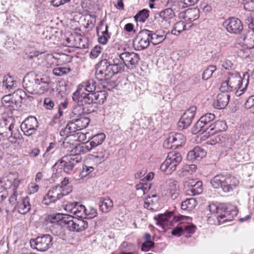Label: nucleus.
Segmentation results:
<instances>
[{
    "label": "nucleus",
    "mask_w": 254,
    "mask_h": 254,
    "mask_svg": "<svg viewBox=\"0 0 254 254\" xmlns=\"http://www.w3.org/2000/svg\"><path fill=\"white\" fill-rule=\"evenodd\" d=\"M223 25L228 32L232 34H241L244 30L241 21L235 17L227 19L223 22Z\"/></svg>",
    "instance_id": "nucleus-11"
},
{
    "label": "nucleus",
    "mask_w": 254,
    "mask_h": 254,
    "mask_svg": "<svg viewBox=\"0 0 254 254\" xmlns=\"http://www.w3.org/2000/svg\"><path fill=\"white\" fill-rule=\"evenodd\" d=\"M72 100L75 102V103L77 104V105L73 108L72 110V114L75 117H80L82 116V114L83 113L85 112L87 113L84 111L85 109L83 106L85 105H88V104H82L80 105L79 104L77 101L74 100L73 98Z\"/></svg>",
    "instance_id": "nucleus-35"
},
{
    "label": "nucleus",
    "mask_w": 254,
    "mask_h": 254,
    "mask_svg": "<svg viewBox=\"0 0 254 254\" xmlns=\"http://www.w3.org/2000/svg\"><path fill=\"white\" fill-rule=\"evenodd\" d=\"M108 26L107 24L105 26V30L102 32V35L99 36L98 41V42L103 45L106 44L108 39L110 38L111 33L108 32Z\"/></svg>",
    "instance_id": "nucleus-41"
},
{
    "label": "nucleus",
    "mask_w": 254,
    "mask_h": 254,
    "mask_svg": "<svg viewBox=\"0 0 254 254\" xmlns=\"http://www.w3.org/2000/svg\"><path fill=\"white\" fill-rule=\"evenodd\" d=\"M79 130L86 127L90 123V119L88 117L81 116L75 119Z\"/></svg>",
    "instance_id": "nucleus-39"
},
{
    "label": "nucleus",
    "mask_w": 254,
    "mask_h": 254,
    "mask_svg": "<svg viewBox=\"0 0 254 254\" xmlns=\"http://www.w3.org/2000/svg\"><path fill=\"white\" fill-rule=\"evenodd\" d=\"M151 188V184L147 183H139L136 186L137 190H141L144 194L146 193Z\"/></svg>",
    "instance_id": "nucleus-50"
},
{
    "label": "nucleus",
    "mask_w": 254,
    "mask_h": 254,
    "mask_svg": "<svg viewBox=\"0 0 254 254\" xmlns=\"http://www.w3.org/2000/svg\"><path fill=\"white\" fill-rule=\"evenodd\" d=\"M240 39L250 48L254 47V30L244 29L241 34Z\"/></svg>",
    "instance_id": "nucleus-21"
},
{
    "label": "nucleus",
    "mask_w": 254,
    "mask_h": 254,
    "mask_svg": "<svg viewBox=\"0 0 254 254\" xmlns=\"http://www.w3.org/2000/svg\"><path fill=\"white\" fill-rule=\"evenodd\" d=\"M195 183H197L196 181L188 179L184 182V187L186 189L188 188L187 190H189L190 188L195 185Z\"/></svg>",
    "instance_id": "nucleus-60"
},
{
    "label": "nucleus",
    "mask_w": 254,
    "mask_h": 254,
    "mask_svg": "<svg viewBox=\"0 0 254 254\" xmlns=\"http://www.w3.org/2000/svg\"><path fill=\"white\" fill-rule=\"evenodd\" d=\"M95 76L99 81L106 80L111 78L116 74L111 67L110 62L104 59L96 65Z\"/></svg>",
    "instance_id": "nucleus-6"
},
{
    "label": "nucleus",
    "mask_w": 254,
    "mask_h": 254,
    "mask_svg": "<svg viewBox=\"0 0 254 254\" xmlns=\"http://www.w3.org/2000/svg\"><path fill=\"white\" fill-rule=\"evenodd\" d=\"M44 104L45 107L49 110L53 109L54 106V103L53 101L50 98H45L44 101Z\"/></svg>",
    "instance_id": "nucleus-61"
},
{
    "label": "nucleus",
    "mask_w": 254,
    "mask_h": 254,
    "mask_svg": "<svg viewBox=\"0 0 254 254\" xmlns=\"http://www.w3.org/2000/svg\"><path fill=\"white\" fill-rule=\"evenodd\" d=\"M230 97V96L228 94V92L221 91L217 95L213 103V106L218 109L225 108L229 103Z\"/></svg>",
    "instance_id": "nucleus-17"
},
{
    "label": "nucleus",
    "mask_w": 254,
    "mask_h": 254,
    "mask_svg": "<svg viewBox=\"0 0 254 254\" xmlns=\"http://www.w3.org/2000/svg\"><path fill=\"white\" fill-rule=\"evenodd\" d=\"M151 32L150 41L153 45L159 44L166 38V33L164 31H157L155 32L151 31Z\"/></svg>",
    "instance_id": "nucleus-24"
},
{
    "label": "nucleus",
    "mask_w": 254,
    "mask_h": 254,
    "mask_svg": "<svg viewBox=\"0 0 254 254\" xmlns=\"http://www.w3.org/2000/svg\"><path fill=\"white\" fill-rule=\"evenodd\" d=\"M108 62H110V64L116 74L124 71L125 64L120 54L114 58L112 57Z\"/></svg>",
    "instance_id": "nucleus-18"
},
{
    "label": "nucleus",
    "mask_w": 254,
    "mask_h": 254,
    "mask_svg": "<svg viewBox=\"0 0 254 254\" xmlns=\"http://www.w3.org/2000/svg\"><path fill=\"white\" fill-rule=\"evenodd\" d=\"M73 214L80 218H86L87 209L83 205L77 202V205L73 209Z\"/></svg>",
    "instance_id": "nucleus-30"
},
{
    "label": "nucleus",
    "mask_w": 254,
    "mask_h": 254,
    "mask_svg": "<svg viewBox=\"0 0 254 254\" xmlns=\"http://www.w3.org/2000/svg\"><path fill=\"white\" fill-rule=\"evenodd\" d=\"M186 25L184 22L180 21L176 23L171 33L173 35H178L185 30Z\"/></svg>",
    "instance_id": "nucleus-40"
},
{
    "label": "nucleus",
    "mask_w": 254,
    "mask_h": 254,
    "mask_svg": "<svg viewBox=\"0 0 254 254\" xmlns=\"http://www.w3.org/2000/svg\"><path fill=\"white\" fill-rule=\"evenodd\" d=\"M210 183L214 188H221L224 192H228L237 185L238 181L230 176L219 174L211 180Z\"/></svg>",
    "instance_id": "nucleus-4"
},
{
    "label": "nucleus",
    "mask_w": 254,
    "mask_h": 254,
    "mask_svg": "<svg viewBox=\"0 0 254 254\" xmlns=\"http://www.w3.org/2000/svg\"><path fill=\"white\" fill-rule=\"evenodd\" d=\"M61 187L56 186L49 190L47 194L44 197L43 203L47 205L52 202H55L57 200L60 199L65 195L64 192L60 191Z\"/></svg>",
    "instance_id": "nucleus-15"
},
{
    "label": "nucleus",
    "mask_w": 254,
    "mask_h": 254,
    "mask_svg": "<svg viewBox=\"0 0 254 254\" xmlns=\"http://www.w3.org/2000/svg\"><path fill=\"white\" fill-rule=\"evenodd\" d=\"M14 82L11 77H6L2 82L3 86H5L7 89H11L13 86Z\"/></svg>",
    "instance_id": "nucleus-52"
},
{
    "label": "nucleus",
    "mask_w": 254,
    "mask_h": 254,
    "mask_svg": "<svg viewBox=\"0 0 254 254\" xmlns=\"http://www.w3.org/2000/svg\"><path fill=\"white\" fill-rule=\"evenodd\" d=\"M66 126L67 127V129H69L72 133L75 132L77 130H80L75 119H73L69 121Z\"/></svg>",
    "instance_id": "nucleus-46"
},
{
    "label": "nucleus",
    "mask_w": 254,
    "mask_h": 254,
    "mask_svg": "<svg viewBox=\"0 0 254 254\" xmlns=\"http://www.w3.org/2000/svg\"><path fill=\"white\" fill-rule=\"evenodd\" d=\"M74 217L67 214H57L55 215H51L49 217V219L51 220L52 223L58 222L61 221L63 223L65 224L68 227V222L71 221Z\"/></svg>",
    "instance_id": "nucleus-26"
},
{
    "label": "nucleus",
    "mask_w": 254,
    "mask_h": 254,
    "mask_svg": "<svg viewBox=\"0 0 254 254\" xmlns=\"http://www.w3.org/2000/svg\"><path fill=\"white\" fill-rule=\"evenodd\" d=\"M149 17V10L143 9L140 10L134 17L136 21L144 22Z\"/></svg>",
    "instance_id": "nucleus-38"
},
{
    "label": "nucleus",
    "mask_w": 254,
    "mask_h": 254,
    "mask_svg": "<svg viewBox=\"0 0 254 254\" xmlns=\"http://www.w3.org/2000/svg\"><path fill=\"white\" fill-rule=\"evenodd\" d=\"M246 79V85L249 82V75L247 73L244 74L243 79H242L241 76L238 73H231L229 75L227 80L223 82L220 88L221 91L230 92L235 90H237L236 94L240 95L241 93H239L238 90L240 89V91L243 90L241 89L242 82L245 78Z\"/></svg>",
    "instance_id": "nucleus-3"
},
{
    "label": "nucleus",
    "mask_w": 254,
    "mask_h": 254,
    "mask_svg": "<svg viewBox=\"0 0 254 254\" xmlns=\"http://www.w3.org/2000/svg\"><path fill=\"white\" fill-rule=\"evenodd\" d=\"M94 170V168L91 166H87L86 165L83 166L82 170L80 173L82 177H85L89 174Z\"/></svg>",
    "instance_id": "nucleus-56"
},
{
    "label": "nucleus",
    "mask_w": 254,
    "mask_h": 254,
    "mask_svg": "<svg viewBox=\"0 0 254 254\" xmlns=\"http://www.w3.org/2000/svg\"><path fill=\"white\" fill-rule=\"evenodd\" d=\"M223 205L217 206L215 204L212 203L208 206V208L211 213L216 214L217 217V215H219L221 210H222V207Z\"/></svg>",
    "instance_id": "nucleus-47"
},
{
    "label": "nucleus",
    "mask_w": 254,
    "mask_h": 254,
    "mask_svg": "<svg viewBox=\"0 0 254 254\" xmlns=\"http://www.w3.org/2000/svg\"><path fill=\"white\" fill-rule=\"evenodd\" d=\"M227 128L226 124L223 121H217L211 124L206 128L209 134L213 135L217 132L224 131Z\"/></svg>",
    "instance_id": "nucleus-20"
},
{
    "label": "nucleus",
    "mask_w": 254,
    "mask_h": 254,
    "mask_svg": "<svg viewBox=\"0 0 254 254\" xmlns=\"http://www.w3.org/2000/svg\"><path fill=\"white\" fill-rule=\"evenodd\" d=\"M95 147L93 146V144L91 143V141H87V142L83 144L82 145H78L76 146L74 148L75 149V153H79L82 152L83 153H86L90 151L93 148Z\"/></svg>",
    "instance_id": "nucleus-31"
},
{
    "label": "nucleus",
    "mask_w": 254,
    "mask_h": 254,
    "mask_svg": "<svg viewBox=\"0 0 254 254\" xmlns=\"http://www.w3.org/2000/svg\"><path fill=\"white\" fill-rule=\"evenodd\" d=\"M236 207L234 206L232 207V208L226 207L224 205H223L222 207V209L220 211V213H222L226 215H231L232 211H237L236 210Z\"/></svg>",
    "instance_id": "nucleus-59"
},
{
    "label": "nucleus",
    "mask_w": 254,
    "mask_h": 254,
    "mask_svg": "<svg viewBox=\"0 0 254 254\" xmlns=\"http://www.w3.org/2000/svg\"><path fill=\"white\" fill-rule=\"evenodd\" d=\"M196 205V201L193 198H188L181 203V208L183 210H190Z\"/></svg>",
    "instance_id": "nucleus-36"
},
{
    "label": "nucleus",
    "mask_w": 254,
    "mask_h": 254,
    "mask_svg": "<svg viewBox=\"0 0 254 254\" xmlns=\"http://www.w3.org/2000/svg\"><path fill=\"white\" fill-rule=\"evenodd\" d=\"M101 48L99 46H96L90 52V56L91 58L95 59L98 57L101 53Z\"/></svg>",
    "instance_id": "nucleus-54"
},
{
    "label": "nucleus",
    "mask_w": 254,
    "mask_h": 254,
    "mask_svg": "<svg viewBox=\"0 0 254 254\" xmlns=\"http://www.w3.org/2000/svg\"><path fill=\"white\" fill-rule=\"evenodd\" d=\"M72 98L80 105L93 103L102 104L106 100L107 93L105 91H99L94 93H83L79 90L73 93Z\"/></svg>",
    "instance_id": "nucleus-2"
},
{
    "label": "nucleus",
    "mask_w": 254,
    "mask_h": 254,
    "mask_svg": "<svg viewBox=\"0 0 254 254\" xmlns=\"http://www.w3.org/2000/svg\"><path fill=\"white\" fill-rule=\"evenodd\" d=\"M51 82L46 76H41L34 72H30L25 75L23 81V88L29 93L42 94L47 92Z\"/></svg>",
    "instance_id": "nucleus-1"
},
{
    "label": "nucleus",
    "mask_w": 254,
    "mask_h": 254,
    "mask_svg": "<svg viewBox=\"0 0 254 254\" xmlns=\"http://www.w3.org/2000/svg\"><path fill=\"white\" fill-rule=\"evenodd\" d=\"M83 218H77V232H80L84 230L88 227V223L86 221L83 220Z\"/></svg>",
    "instance_id": "nucleus-48"
},
{
    "label": "nucleus",
    "mask_w": 254,
    "mask_h": 254,
    "mask_svg": "<svg viewBox=\"0 0 254 254\" xmlns=\"http://www.w3.org/2000/svg\"><path fill=\"white\" fill-rule=\"evenodd\" d=\"M188 191H190L191 193L188 192L189 195H195L201 193L202 191V183L201 181H197L195 185L190 188L189 190H187Z\"/></svg>",
    "instance_id": "nucleus-37"
},
{
    "label": "nucleus",
    "mask_w": 254,
    "mask_h": 254,
    "mask_svg": "<svg viewBox=\"0 0 254 254\" xmlns=\"http://www.w3.org/2000/svg\"><path fill=\"white\" fill-rule=\"evenodd\" d=\"M96 86V82L94 79H90L79 85L75 92L79 90L83 93H94Z\"/></svg>",
    "instance_id": "nucleus-19"
},
{
    "label": "nucleus",
    "mask_w": 254,
    "mask_h": 254,
    "mask_svg": "<svg viewBox=\"0 0 254 254\" xmlns=\"http://www.w3.org/2000/svg\"><path fill=\"white\" fill-rule=\"evenodd\" d=\"M216 67L215 65L209 66L203 71L202 76V78L204 80H207L212 76V73L216 70Z\"/></svg>",
    "instance_id": "nucleus-45"
},
{
    "label": "nucleus",
    "mask_w": 254,
    "mask_h": 254,
    "mask_svg": "<svg viewBox=\"0 0 254 254\" xmlns=\"http://www.w3.org/2000/svg\"><path fill=\"white\" fill-rule=\"evenodd\" d=\"M238 211H232V214L226 215L222 213H220L219 215H217V218L219 224H221L225 222L232 221L235 216L237 215Z\"/></svg>",
    "instance_id": "nucleus-34"
},
{
    "label": "nucleus",
    "mask_w": 254,
    "mask_h": 254,
    "mask_svg": "<svg viewBox=\"0 0 254 254\" xmlns=\"http://www.w3.org/2000/svg\"><path fill=\"white\" fill-rule=\"evenodd\" d=\"M53 238L49 234L38 236L30 241L31 247L38 251L45 252L48 250L53 245Z\"/></svg>",
    "instance_id": "nucleus-8"
},
{
    "label": "nucleus",
    "mask_w": 254,
    "mask_h": 254,
    "mask_svg": "<svg viewBox=\"0 0 254 254\" xmlns=\"http://www.w3.org/2000/svg\"><path fill=\"white\" fill-rule=\"evenodd\" d=\"M120 56L125 64V66L129 69L136 67L139 60L138 55L134 52H124Z\"/></svg>",
    "instance_id": "nucleus-16"
},
{
    "label": "nucleus",
    "mask_w": 254,
    "mask_h": 254,
    "mask_svg": "<svg viewBox=\"0 0 254 254\" xmlns=\"http://www.w3.org/2000/svg\"><path fill=\"white\" fill-rule=\"evenodd\" d=\"M77 223V218L74 217V219L71 221L68 222V228L70 231H76L77 228L78 227Z\"/></svg>",
    "instance_id": "nucleus-57"
},
{
    "label": "nucleus",
    "mask_w": 254,
    "mask_h": 254,
    "mask_svg": "<svg viewBox=\"0 0 254 254\" xmlns=\"http://www.w3.org/2000/svg\"><path fill=\"white\" fill-rule=\"evenodd\" d=\"M205 126L206 125L203 124V123L201 122V120L199 119L192 129L193 133L196 134L201 131H207L206 128L207 127H205Z\"/></svg>",
    "instance_id": "nucleus-44"
},
{
    "label": "nucleus",
    "mask_w": 254,
    "mask_h": 254,
    "mask_svg": "<svg viewBox=\"0 0 254 254\" xmlns=\"http://www.w3.org/2000/svg\"><path fill=\"white\" fill-rule=\"evenodd\" d=\"M64 102H61L59 105V113L60 115V116H62L63 115V112L61 111L62 109H65L67 107L68 101H67V98L66 97H64Z\"/></svg>",
    "instance_id": "nucleus-63"
},
{
    "label": "nucleus",
    "mask_w": 254,
    "mask_h": 254,
    "mask_svg": "<svg viewBox=\"0 0 254 254\" xmlns=\"http://www.w3.org/2000/svg\"><path fill=\"white\" fill-rule=\"evenodd\" d=\"M184 232V228L182 226H177L175 228H174L171 234L175 236L180 237L182 235V233Z\"/></svg>",
    "instance_id": "nucleus-58"
},
{
    "label": "nucleus",
    "mask_w": 254,
    "mask_h": 254,
    "mask_svg": "<svg viewBox=\"0 0 254 254\" xmlns=\"http://www.w3.org/2000/svg\"><path fill=\"white\" fill-rule=\"evenodd\" d=\"M186 142L185 136L180 133L171 132L165 140L163 146L167 149H176L181 146Z\"/></svg>",
    "instance_id": "nucleus-10"
},
{
    "label": "nucleus",
    "mask_w": 254,
    "mask_h": 254,
    "mask_svg": "<svg viewBox=\"0 0 254 254\" xmlns=\"http://www.w3.org/2000/svg\"><path fill=\"white\" fill-rule=\"evenodd\" d=\"M172 211H168L164 214H159L154 219L156 220L157 225L162 226L163 223L168 221L169 219L173 215Z\"/></svg>",
    "instance_id": "nucleus-32"
},
{
    "label": "nucleus",
    "mask_w": 254,
    "mask_h": 254,
    "mask_svg": "<svg viewBox=\"0 0 254 254\" xmlns=\"http://www.w3.org/2000/svg\"><path fill=\"white\" fill-rule=\"evenodd\" d=\"M150 30H141L136 35L133 41V46L137 51H141L147 48L151 43L150 41Z\"/></svg>",
    "instance_id": "nucleus-9"
},
{
    "label": "nucleus",
    "mask_w": 254,
    "mask_h": 254,
    "mask_svg": "<svg viewBox=\"0 0 254 254\" xmlns=\"http://www.w3.org/2000/svg\"><path fill=\"white\" fill-rule=\"evenodd\" d=\"M108 157V154L107 153L105 152V151L103 153L102 152H101L99 153L97 155H94V157L96 159H99V161L100 163H101L102 162L105 160Z\"/></svg>",
    "instance_id": "nucleus-64"
},
{
    "label": "nucleus",
    "mask_w": 254,
    "mask_h": 254,
    "mask_svg": "<svg viewBox=\"0 0 254 254\" xmlns=\"http://www.w3.org/2000/svg\"><path fill=\"white\" fill-rule=\"evenodd\" d=\"M182 156L180 153L170 152L168 153L166 160L160 166L162 171L171 173L176 169L177 166L182 161Z\"/></svg>",
    "instance_id": "nucleus-7"
},
{
    "label": "nucleus",
    "mask_w": 254,
    "mask_h": 254,
    "mask_svg": "<svg viewBox=\"0 0 254 254\" xmlns=\"http://www.w3.org/2000/svg\"><path fill=\"white\" fill-rule=\"evenodd\" d=\"M154 243L153 241H144L141 247V250L144 252L149 251L154 247Z\"/></svg>",
    "instance_id": "nucleus-53"
},
{
    "label": "nucleus",
    "mask_w": 254,
    "mask_h": 254,
    "mask_svg": "<svg viewBox=\"0 0 254 254\" xmlns=\"http://www.w3.org/2000/svg\"><path fill=\"white\" fill-rule=\"evenodd\" d=\"M21 99V96H15L11 95H7L3 97L2 103L5 108L10 107L13 109L17 108L20 102L19 100H16V97Z\"/></svg>",
    "instance_id": "nucleus-22"
},
{
    "label": "nucleus",
    "mask_w": 254,
    "mask_h": 254,
    "mask_svg": "<svg viewBox=\"0 0 254 254\" xmlns=\"http://www.w3.org/2000/svg\"><path fill=\"white\" fill-rule=\"evenodd\" d=\"M82 157L78 153L65 155L58 161L53 167V169H61L67 174L70 173L74 166L81 161Z\"/></svg>",
    "instance_id": "nucleus-5"
},
{
    "label": "nucleus",
    "mask_w": 254,
    "mask_h": 254,
    "mask_svg": "<svg viewBox=\"0 0 254 254\" xmlns=\"http://www.w3.org/2000/svg\"><path fill=\"white\" fill-rule=\"evenodd\" d=\"M76 43H77V45H78L76 46V48L83 49L86 47L87 43L86 39L82 37L80 35H79L78 40L76 41Z\"/></svg>",
    "instance_id": "nucleus-55"
},
{
    "label": "nucleus",
    "mask_w": 254,
    "mask_h": 254,
    "mask_svg": "<svg viewBox=\"0 0 254 254\" xmlns=\"http://www.w3.org/2000/svg\"><path fill=\"white\" fill-rule=\"evenodd\" d=\"M206 152L204 150L199 146L195 147L193 150L189 152L187 158L189 160H197L205 156Z\"/></svg>",
    "instance_id": "nucleus-25"
},
{
    "label": "nucleus",
    "mask_w": 254,
    "mask_h": 254,
    "mask_svg": "<svg viewBox=\"0 0 254 254\" xmlns=\"http://www.w3.org/2000/svg\"><path fill=\"white\" fill-rule=\"evenodd\" d=\"M196 110V107L191 106L184 112L178 123L180 128H187L190 125L195 114Z\"/></svg>",
    "instance_id": "nucleus-13"
},
{
    "label": "nucleus",
    "mask_w": 254,
    "mask_h": 254,
    "mask_svg": "<svg viewBox=\"0 0 254 254\" xmlns=\"http://www.w3.org/2000/svg\"><path fill=\"white\" fill-rule=\"evenodd\" d=\"M175 13L171 8H166L161 11L158 21L161 27L168 29L175 19Z\"/></svg>",
    "instance_id": "nucleus-14"
},
{
    "label": "nucleus",
    "mask_w": 254,
    "mask_h": 254,
    "mask_svg": "<svg viewBox=\"0 0 254 254\" xmlns=\"http://www.w3.org/2000/svg\"><path fill=\"white\" fill-rule=\"evenodd\" d=\"M215 119V115L212 113H207L200 117L201 121L206 126Z\"/></svg>",
    "instance_id": "nucleus-49"
},
{
    "label": "nucleus",
    "mask_w": 254,
    "mask_h": 254,
    "mask_svg": "<svg viewBox=\"0 0 254 254\" xmlns=\"http://www.w3.org/2000/svg\"><path fill=\"white\" fill-rule=\"evenodd\" d=\"M166 184L171 198L175 200L180 194L178 182L173 179H169L166 181Z\"/></svg>",
    "instance_id": "nucleus-23"
},
{
    "label": "nucleus",
    "mask_w": 254,
    "mask_h": 254,
    "mask_svg": "<svg viewBox=\"0 0 254 254\" xmlns=\"http://www.w3.org/2000/svg\"><path fill=\"white\" fill-rule=\"evenodd\" d=\"M113 206L112 200L109 197L101 198L100 199V210L103 212H108L111 210Z\"/></svg>",
    "instance_id": "nucleus-29"
},
{
    "label": "nucleus",
    "mask_w": 254,
    "mask_h": 254,
    "mask_svg": "<svg viewBox=\"0 0 254 254\" xmlns=\"http://www.w3.org/2000/svg\"><path fill=\"white\" fill-rule=\"evenodd\" d=\"M97 215V212L95 208L91 207L89 210L87 209V217L86 218L91 219L94 218Z\"/></svg>",
    "instance_id": "nucleus-62"
},
{
    "label": "nucleus",
    "mask_w": 254,
    "mask_h": 254,
    "mask_svg": "<svg viewBox=\"0 0 254 254\" xmlns=\"http://www.w3.org/2000/svg\"><path fill=\"white\" fill-rule=\"evenodd\" d=\"M39 124L37 119L34 116L26 118L21 124L20 127L25 135L30 136L36 133Z\"/></svg>",
    "instance_id": "nucleus-12"
},
{
    "label": "nucleus",
    "mask_w": 254,
    "mask_h": 254,
    "mask_svg": "<svg viewBox=\"0 0 254 254\" xmlns=\"http://www.w3.org/2000/svg\"><path fill=\"white\" fill-rule=\"evenodd\" d=\"M245 108L247 109L252 108V112L254 114V96H251L246 101L245 104Z\"/></svg>",
    "instance_id": "nucleus-51"
},
{
    "label": "nucleus",
    "mask_w": 254,
    "mask_h": 254,
    "mask_svg": "<svg viewBox=\"0 0 254 254\" xmlns=\"http://www.w3.org/2000/svg\"><path fill=\"white\" fill-rule=\"evenodd\" d=\"M79 35L71 34L65 39L64 45L68 47L76 48L78 46L76 41L78 40Z\"/></svg>",
    "instance_id": "nucleus-33"
},
{
    "label": "nucleus",
    "mask_w": 254,
    "mask_h": 254,
    "mask_svg": "<svg viewBox=\"0 0 254 254\" xmlns=\"http://www.w3.org/2000/svg\"><path fill=\"white\" fill-rule=\"evenodd\" d=\"M70 71L69 67H57L53 69V74L57 76H61L67 74Z\"/></svg>",
    "instance_id": "nucleus-43"
},
{
    "label": "nucleus",
    "mask_w": 254,
    "mask_h": 254,
    "mask_svg": "<svg viewBox=\"0 0 254 254\" xmlns=\"http://www.w3.org/2000/svg\"><path fill=\"white\" fill-rule=\"evenodd\" d=\"M18 212L22 214H25L31 209L29 198L26 196L23 198L21 201L18 202L16 205Z\"/></svg>",
    "instance_id": "nucleus-27"
},
{
    "label": "nucleus",
    "mask_w": 254,
    "mask_h": 254,
    "mask_svg": "<svg viewBox=\"0 0 254 254\" xmlns=\"http://www.w3.org/2000/svg\"><path fill=\"white\" fill-rule=\"evenodd\" d=\"M199 17V9L197 8H190L185 12L184 18L186 21L191 22Z\"/></svg>",
    "instance_id": "nucleus-28"
},
{
    "label": "nucleus",
    "mask_w": 254,
    "mask_h": 254,
    "mask_svg": "<svg viewBox=\"0 0 254 254\" xmlns=\"http://www.w3.org/2000/svg\"><path fill=\"white\" fill-rule=\"evenodd\" d=\"M105 134L103 133L96 134L92 137L91 142L93 144V146L96 147L102 143L105 138Z\"/></svg>",
    "instance_id": "nucleus-42"
}]
</instances>
